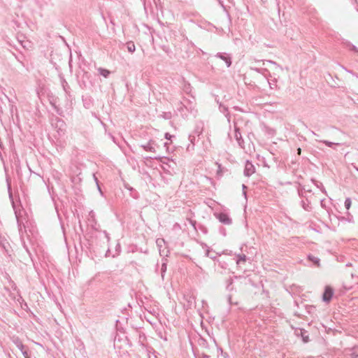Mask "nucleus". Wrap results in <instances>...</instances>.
I'll use <instances>...</instances> for the list:
<instances>
[{
  "mask_svg": "<svg viewBox=\"0 0 358 358\" xmlns=\"http://www.w3.org/2000/svg\"><path fill=\"white\" fill-rule=\"evenodd\" d=\"M126 45H127V50L129 52L134 53L135 52L136 47L133 42H131V41L128 42V43H127Z\"/></svg>",
  "mask_w": 358,
  "mask_h": 358,
  "instance_id": "7",
  "label": "nucleus"
},
{
  "mask_svg": "<svg viewBox=\"0 0 358 358\" xmlns=\"http://www.w3.org/2000/svg\"><path fill=\"white\" fill-rule=\"evenodd\" d=\"M215 216L219 220L220 222L224 224L229 225L231 224V219L225 213H215Z\"/></svg>",
  "mask_w": 358,
  "mask_h": 358,
  "instance_id": "1",
  "label": "nucleus"
},
{
  "mask_svg": "<svg viewBox=\"0 0 358 358\" xmlns=\"http://www.w3.org/2000/svg\"><path fill=\"white\" fill-rule=\"evenodd\" d=\"M189 139L190 142H191L192 144H194V140H195V137H194V136H191V135H190V136H189Z\"/></svg>",
  "mask_w": 358,
  "mask_h": 358,
  "instance_id": "21",
  "label": "nucleus"
},
{
  "mask_svg": "<svg viewBox=\"0 0 358 358\" xmlns=\"http://www.w3.org/2000/svg\"><path fill=\"white\" fill-rule=\"evenodd\" d=\"M297 152H298V154L300 155L301 152V148H298Z\"/></svg>",
  "mask_w": 358,
  "mask_h": 358,
  "instance_id": "24",
  "label": "nucleus"
},
{
  "mask_svg": "<svg viewBox=\"0 0 358 358\" xmlns=\"http://www.w3.org/2000/svg\"><path fill=\"white\" fill-rule=\"evenodd\" d=\"M302 337H303V341L305 342V343H307L308 341V337L306 336H304L302 335Z\"/></svg>",
  "mask_w": 358,
  "mask_h": 358,
  "instance_id": "22",
  "label": "nucleus"
},
{
  "mask_svg": "<svg viewBox=\"0 0 358 358\" xmlns=\"http://www.w3.org/2000/svg\"><path fill=\"white\" fill-rule=\"evenodd\" d=\"M352 50H354V51H355V52H358V50H357V48H356L355 45H352Z\"/></svg>",
  "mask_w": 358,
  "mask_h": 358,
  "instance_id": "23",
  "label": "nucleus"
},
{
  "mask_svg": "<svg viewBox=\"0 0 358 358\" xmlns=\"http://www.w3.org/2000/svg\"><path fill=\"white\" fill-rule=\"evenodd\" d=\"M333 294V289L330 287L327 286L322 295L323 301L329 303L332 298Z\"/></svg>",
  "mask_w": 358,
  "mask_h": 358,
  "instance_id": "3",
  "label": "nucleus"
},
{
  "mask_svg": "<svg viewBox=\"0 0 358 358\" xmlns=\"http://www.w3.org/2000/svg\"><path fill=\"white\" fill-rule=\"evenodd\" d=\"M250 69L253 70V71H255L257 72H259V73H262V70L261 69H258L257 67L253 66H250Z\"/></svg>",
  "mask_w": 358,
  "mask_h": 358,
  "instance_id": "18",
  "label": "nucleus"
},
{
  "mask_svg": "<svg viewBox=\"0 0 358 358\" xmlns=\"http://www.w3.org/2000/svg\"><path fill=\"white\" fill-rule=\"evenodd\" d=\"M243 194L245 196H246V192L245 191L243 192Z\"/></svg>",
  "mask_w": 358,
  "mask_h": 358,
  "instance_id": "29",
  "label": "nucleus"
},
{
  "mask_svg": "<svg viewBox=\"0 0 358 358\" xmlns=\"http://www.w3.org/2000/svg\"><path fill=\"white\" fill-rule=\"evenodd\" d=\"M242 187H243V189H246V188H247V187H246V186H245V185H243V186H242Z\"/></svg>",
  "mask_w": 358,
  "mask_h": 358,
  "instance_id": "26",
  "label": "nucleus"
},
{
  "mask_svg": "<svg viewBox=\"0 0 358 358\" xmlns=\"http://www.w3.org/2000/svg\"><path fill=\"white\" fill-rule=\"evenodd\" d=\"M255 172V168L254 165L249 161L245 162L244 175L245 176H250Z\"/></svg>",
  "mask_w": 358,
  "mask_h": 358,
  "instance_id": "2",
  "label": "nucleus"
},
{
  "mask_svg": "<svg viewBox=\"0 0 358 358\" xmlns=\"http://www.w3.org/2000/svg\"><path fill=\"white\" fill-rule=\"evenodd\" d=\"M216 57H218L223 60L225 63L227 67H229L231 64V58L229 55L227 53H221L219 52L215 55Z\"/></svg>",
  "mask_w": 358,
  "mask_h": 358,
  "instance_id": "4",
  "label": "nucleus"
},
{
  "mask_svg": "<svg viewBox=\"0 0 358 358\" xmlns=\"http://www.w3.org/2000/svg\"><path fill=\"white\" fill-rule=\"evenodd\" d=\"M20 43L22 45L23 48H28L29 43L27 41H20Z\"/></svg>",
  "mask_w": 358,
  "mask_h": 358,
  "instance_id": "17",
  "label": "nucleus"
},
{
  "mask_svg": "<svg viewBox=\"0 0 358 358\" xmlns=\"http://www.w3.org/2000/svg\"><path fill=\"white\" fill-rule=\"evenodd\" d=\"M301 206L306 211H310L311 210V207L310 206L308 203H306L304 201H301Z\"/></svg>",
  "mask_w": 358,
  "mask_h": 358,
  "instance_id": "11",
  "label": "nucleus"
},
{
  "mask_svg": "<svg viewBox=\"0 0 358 358\" xmlns=\"http://www.w3.org/2000/svg\"><path fill=\"white\" fill-rule=\"evenodd\" d=\"M345 206L346 209H350L351 206V199L350 198H347L345 201Z\"/></svg>",
  "mask_w": 358,
  "mask_h": 358,
  "instance_id": "14",
  "label": "nucleus"
},
{
  "mask_svg": "<svg viewBox=\"0 0 358 358\" xmlns=\"http://www.w3.org/2000/svg\"><path fill=\"white\" fill-rule=\"evenodd\" d=\"M154 143H155V141L152 140H150V141H149V142L147 144L143 145L141 146L145 151L155 152L156 150H155V147L153 146Z\"/></svg>",
  "mask_w": 358,
  "mask_h": 358,
  "instance_id": "6",
  "label": "nucleus"
},
{
  "mask_svg": "<svg viewBox=\"0 0 358 358\" xmlns=\"http://www.w3.org/2000/svg\"><path fill=\"white\" fill-rule=\"evenodd\" d=\"M27 358H30V357H27Z\"/></svg>",
  "mask_w": 358,
  "mask_h": 358,
  "instance_id": "30",
  "label": "nucleus"
},
{
  "mask_svg": "<svg viewBox=\"0 0 358 358\" xmlns=\"http://www.w3.org/2000/svg\"><path fill=\"white\" fill-rule=\"evenodd\" d=\"M166 268H167L166 263L164 262L162 264V267H161V275H162V279H164V274L166 271Z\"/></svg>",
  "mask_w": 358,
  "mask_h": 358,
  "instance_id": "12",
  "label": "nucleus"
},
{
  "mask_svg": "<svg viewBox=\"0 0 358 358\" xmlns=\"http://www.w3.org/2000/svg\"><path fill=\"white\" fill-rule=\"evenodd\" d=\"M234 129H235L234 137H235L238 145L241 148H244V141H243L242 136L239 131V129L236 127V124H234Z\"/></svg>",
  "mask_w": 358,
  "mask_h": 358,
  "instance_id": "5",
  "label": "nucleus"
},
{
  "mask_svg": "<svg viewBox=\"0 0 358 358\" xmlns=\"http://www.w3.org/2000/svg\"><path fill=\"white\" fill-rule=\"evenodd\" d=\"M13 342L20 350H22L24 348V345L19 338H15Z\"/></svg>",
  "mask_w": 358,
  "mask_h": 358,
  "instance_id": "8",
  "label": "nucleus"
},
{
  "mask_svg": "<svg viewBox=\"0 0 358 358\" xmlns=\"http://www.w3.org/2000/svg\"><path fill=\"white\" fill-rule=\"evenodd\" d=\"M20 351L22 352V353L24 355V358L29 357L28 356L27 350H24V348L22 350H20Z\"/></svg>",
  "mask_w": 358,
  "mask_h": 358,
  "instance_id": "19",
  "label": "nucleus"
},
{
  "mask_svg": "<svg viewBox=\"0 0 358 358\" xmlns=\"http://www.w3.org/2000/svg\"><path fill=\"white\" fill-rule=\"evenodd\" d=\"M312 134H313V135H315V136H317V134H315L314 131H312Z\"/></svg>",
  "mask_w": 358,
  "mask_h": 358,
  "instance_id": "27",
  "label": "nucleus"
},
{
  "mask_svg": "<svg viewBox=\"0 0 358 358\" xmlns=\"http://www.w3.org/2000/svg\"><path fill=\"white\" fill-rule=\"evenodd\" d=\"M173 137V136L171 135L169 133L165 134V138L167 140H171Z\"/></svg>",
  "mask_w": 358,
  "mask_h": 358,
  "instance_id": "20",
  "label": "nucleus"
},
{
  "mask_svg": "<svg viewBox=\"0 0 358 358\" xmlns=\"http://www.w3.org/2000/svg\"><path fill=\"white\" fill-rule=\"evenodd\" d=\"M99 73L103 76L104 78H107L109 74H110V71L107 69H102V68H99L98 69Z\"/></svg>",
  "mask_w": 358,
  "mask_h": 358,
  "instance_id": "9",
  "label": "nucleus"
},
{
  "mask_svg": "<svg viewBox=\"0 0 358 358\" xmlns=\"http://www.w3.org/2000/svg\"><path fill=\"white\" fill-rule=\"evenodd\" d=\"M245 261H246V256L245 255H238L237 264H241V262H245Z\"/></svg>",
  "mask_w": 358,
  "mask_h": 358,
  "instance_id": "13",
  "label": "nucleus"
},
{
  "mask_svg": "<svg viewBox=\"0 0 358 358\" xmlns=\"http://www.w3.org/2000/svg\"><path fill=\"white\" fill-rule=\"evenodd\" d=\"M164 147H166L167 148H169V144H168V143H164Z\"/></svg>",
  "mask_w": 358,
  "mask_h": 358,
  "instance_id": "25",
  "label": "nucleus"
},
{
  "mask_svg": "<svg viewBox=\"0 0 358 358\" xmlns=\"http://www.w3.org/2000/svg\"><path fill=\"white\" fill-rule=\"evenodd\" d=\"M232 284V280H230V283L229 285Z\"/></svg>",
  "mask_w": 358,
  "mask_h": 358,
  "instance_id": "28",
  "label": "nucleus"
},
{
  "mask_svg": "<svg viewBox=\"0 0 358 358\" xmlns=\"http://www.w3.org/2000/svg\"><path fill=\"white\" fill-rule=\"evenodd\" d=\"M206 257H210L211 259H215V257H216L215 256L213 255V254H211V252H210L209 249H208L206 250Z\"/></svg>",
  "mask_w": 358,
  "mask_h": 358,
  "instance_id": "16",
  "label": "nucleus"
},
{
  "mask_svg": "<svg viewBox=\"0 0 358 358\" xmlns=\"http://www.w3.org/2000/svg\"><path fill=\"white\" fill-rule=\"evenodd\" d=\"M320 142L324 143L325 145H327L329 147H331L333 145H338V143H332V142H330L328 141H321Z\"/></svg>",
  "mask_w": 358,
  "mask_h": 358,
  "instance_id": "15",
  "label": "nucleus"
},
{
  "mask_svg": "<svg viewBox=\"0 0 358 358\" xmlns=\"http://www.w3.org/2000/svg\"><path fill=\"white\" fill-rule=\"evenodd\" d=\"M308 259L310 261H311L312 262H313L315 264H316L317 266H320V259L316 257H314V256H312V255H309L308 256Z\"/></svg>",
  "mask_w": 358,
  "mask_h": 358,
  "instance_id": "10",
  "label": "nucleus"
}]
</instances>
